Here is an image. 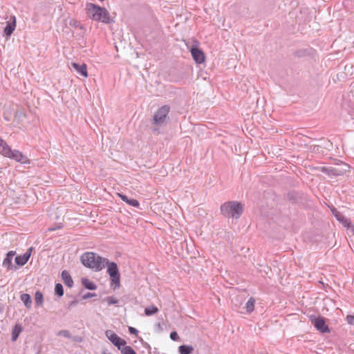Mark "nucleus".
<instances>
[{
	"mask_svg": "<svg viewBox=\"0 0 354 354\" xmlns=\"http://www.w3.org/2000/svg\"><path fill=\"white\" fill-rule=\"evenodd\" d=\"M17 21L15 16H10L9 21L6 22V26L3 30V35L7 38L10 37L16 28Z\"/></svg>",
	"mask_w": 354,
	"mask_h": 354,
	"instance_id": "nucleus-9",
	"label": "nucleus"
},
{
	"mask_svg": "<svg viewBox=\"0 0 354 354\" xmlns=\"http://www.w3.org/2000/svg\"><path fill=\"white\" fill-rule=\"evenodd\" d=\"M62 279L64 283V284L69 287L72 288L73 286V280L70 274V273L67 270H63L61 274Z\"/></svg>",
	"mask_w": 354,
	"mask_h": 354,
	"instance_id": "nucleus-14",
	"label": "nucleus"
},
{
	"mask_svg": "<svg viewBox=\"0 0 354 354\" xmlns=\"http://www.w3.org/2000/svg\"><path fill=\"white\" fill-rule=\"evenodd\" d=\"M112 344L120 351L122 349V346L124 347L125 346H127V342L120 337H118L117 339L114 341L113 343Z\"/></svg>",
	"mask_w": 354,
	"mask_h": 354,
	"instance_id": "nucleus-28",
	"label": "nucleus"
},
{
	"mask_svg": "<svg viewBox=\"0 0 354 354\" xmlns=\"http://www.w3.org/2000/svg\"><path fill=\"white\" fill-rule=\"evenodd\" d=\"M194 351V347L191 345L183 344L178 347L180 354H192Z\"/></svg>",
	"mask_w": 354,
	"mask_h": 354,
	"instance_id": "nucleus-20",
	"label": "nucleus"
},
{
	"mask_svg": "<svg viewBox=\"0 0 354 354\" xmlns=\"http://www.w3.org/2000/svg\"><path fill=\"white\" fill-rule=\"evenodd\" d=\"M106 259L95 252H87L81 256L80 261L85 267L99 272L105 268L104 262Z\"/></svg>",
	"mask_w": 354,
	"mask_h": 354,
	"instance_id": "nucleus-2",
	"label": "nucleus"
},
{
	"mask_svg": "<svg viewBox=\"0 0 354 354\" xmlns=\"http://www.w3.org/2000/svg\"><path fill=\"white\" fill-rule=\"evenodd\" d=\"M64 290L63 286L60 283H57L55 286V294L59 297H61L64 295Z\"/></svg>",
	"mask_w": 354,
	"mask_h": 354,
	"instance_id": "nucleus-26",
	"label": "nucleus"
},
{
	"mask_svg": "<svg viewBox=\"0 0 354 354\" xmlns=\"http://www.w3.org/2000/svg\"><path fill=\"white\" fill-rule=\"evenodd\" d=\"M105 267H107V273L110 277L111 287L113 290L119 288L120 287V273L116 263L109 261L108 259H105L104 262Z\"/></svg>",
	"mask_w": 354,
	"mask_h": 354,
	"instance_id": "nucleus-4",
	"label": "nucleus"
},
{
	"mask_svg": "<svg viewBox=\"0 0 354 354\" xmlns=\"http://www.w3.org/2000/svg\"><path fill=\"white\" fill-rule=\"evenodd\" d=\"M35 299L37 306H41L44 302V295L42 292L37 291L35 295Z\"/></svg>",
	"mask_w": 354,
	"mask_h": 354,
	"instance_id": "nucleus-27",
	"label": "nucleus"
},
{
	"mask_svg": "<svg viewBox=\"0 0 354 354\" xmlns=\"http://www.w3.org/2000/svg\"><path fill=\"white\" fill-rule=\"evenodd\" d=\"M71 66L78 74L84 77H88L87 66L86 64L84 63L82 64H80L76 62H73Z\"/></svg>",
	"mask_w": 354,
	"mask_h": 354,
	"instance_id": "nucleus-12",
	"label": "nucleus"
},
{
	"mask_svg": "<svg viewBox=\"0 0 354 354\" xmlns=\"http://www.w3.org/2000/svg\"><path fill=\"white\" fill-rule=\"evenodd\" d=\"M87 16L93 21H102L104 24H109L114 22L111 17L109 11L104 7L98 5L87 3L86 6Z\"/></svg>",
	"mask_w": 354,
	"mask_h": 354,
	"instance_id": "nucleus-1",
	"label": "nucleus"
},
{
	"mask_svg": "<svg viewBox=\"0 0 354 354\" xmlns=\"http://www.w3.org/2000/svg\"><path fill=\"white\" fill-rule=\"evenodd\" d=\"M128 330H129V333L131 335H137L138 333V330L136 328L132 327V326H129Z\"/></svg>",
	"mask_w": 354,
	"mask_h": 354,
	"instance_id": "nucleus-36",
	"label": "nucleus"
},
{
	"mask_svg": "<svg viewBox=\"0 0 354 354\" xmlns=\"http://www.w3.org/2000/svg\"><path fill=\"white\" fill-rule=\"evenodd\" d=\"M15 253L16 252L15 251L11 250L6 254V256L12 259L13 257L15 255Z\"/></svg>",
	"mask_w": 354,
	"mask_h": 354,
	"instance_id": "nucleus-39",
	"label": "nucleus"
},
{
	"mask_svg": "<svg viewBox=\"0 0 354 354\" xmlns=\"http://www.w3.org/2000/svg\"><path fill=\"white\" fill-rule=\"evenodd\" d=\"M82 284L84 288L89 290H95L97 289V285L90 279L86 277L82 278Z\"/></svg>",
	"mask_w": 354,
	"mask_h": 354,
	"instance_id": "nucleus-16",
	"label": "nucleus"
},
{
	"mask_svg": "<svg viewBox=\"0 0 354 354\" xmlns=\"http://www.w3.org/2000/svg\"><path fill=\"white\" fill-rule=\"evenodd\" d=\"M341 165L343 166L342 169H339L338 167H321V171L329 176H342L349 170L350 166L343 162H341Z\"/></svg>",
	"mask_w": 354,
	"mask_h": 354,
	"instance_id": "nucleus-7",
	"label": "nucleus"
},
{
	"mask_svg": "<svg viewBox=\"0 0 354 354\" xmlns=\"http://www.w3.org/2000/svg\"><path fill=\"white\" fill-rule=\"evenodd\" d=\"M170 106L169 105H163L160 107L153 116V124L156 126H162L169 121V113Z\"/></svg>",
	"mask_w": 354,
	"mask_h": 354,
	"instance_id": "nucleus-5",
	"label": "nucleus"
},
{
	"mask_svg": "<svg viewBox=\"0 0 354 354\" xmlns=\"http://www.w3.org/2000/svg\"><path fill=\"white\" fill-rule=\"evenodd\" d=\"M22 330V327L20 324H16L12 331V340L16 341Z\"/></svg>",
	"mask_w": 354,
	"mask_h": 354,
	"instance_id": "nucleus-21",
	"label": "nucleus"
},
{
	"mask_svg": "<svg viewBox=\"0 0 354 354\" xmlns=\"http://www.w3.org/2000/svg\"><path fill=\"white\" fill-rule=\"evenodd\" d=\"M156 327H157V328L158 329V330H160V331H162V326H161L160 323H158V324H156Z\"/></svg>",
	"mask_w": 354,
	"mask_h": 354,
	"instance_id": "nucleus-41",
	"label": "nucleus"
},
{
	"mask_svg": "<svg viewBox=\"0 0 354 354\" xmlns=\"http://www.w3.org/2000/svg\"><path fill=\"white\" fill-rule=\"evenodd\" d=\"M191 54L194 60L197 64H202L205 60V56L203 51L196 46H192L191 48Z\"/></svg>",
	"mask_w": 354,
	"mask_h": 354,
	"instance_id": "nucleus-10",
	"label": "nucleus"
},
{
	"mask_svg": "<svg viewBox=\"0 0 354 354\" xmlns=\"http://www.w3.org/2000/svg\"><path fill=\"white\" fill-rule=\"evenodd\" d=\"M20 299L23 301L24 304V306L30 309L32 306V299L29 294L27 293H23L20 296Z\"/></svg>",
	"mask_w": 354,
	"mask_h": 354,
	"instance_id": "nucleus-19",
	"label": "nucleus"
},
{
	"mask_svg": "<svg viewBox=\"0 0 354 354\" xmlns=\"http://www.w3.org/2000/svg\"><path fill=\"white\" fill-rule=\"evenodd\" d=\"M309 319L314 327L319 330L321 333H327L330 332V329L326 324V318L322 316L316 317L311 315Z\"/></svg>",
	"mask_w": 354,
	"mask_h": 354,
	"instance_id": "nucleus-6",
	"label": "nucleus"
},
{
	"mask_svg": "<svg viewBox=\"0 0 354 354\" xmlns=\"http://www.w3.org/2000/svg\"><path fill=\"white\" fill-rule=\"evenodd\" d=\"M96 296H97V294H95V293L86 292V294H84L82 296V299H89V298H91V297H96Z\"/></svg>",
	"mask_w": 354,
	"mask_h": 354,
	"instance_id": "nucleus-35",
	"label": "nucleus"
},
{
	"mask_svg": "<svg viewBox=\"0 0 354 354\" xmlns=\"http://www.w3.org/2000/svg\"><path fill=\"white\" fill-rule=\"evenodd\" d=\"M158 312V308L153 305L149 306L145 308V314L147 316L153 315Z\"/></svg>",
	"mask_w": 354,
	"mask_h": 354,
	"instance_id": "nucleus-24",
	"label": "nucleus"
},
{
	"mask_svg": "<svg viewBox=\"0 0 354 354\" xmlns=\"http://www.w3.org/2000/svg\"><path fill=\"white\" fill-rule=\"evenodd\" d=\"M0 150L5 156L8 157L12 153L10 147L1 138H0Z\"/></svg>",
	"mask_w": 354,
	"mask_h": 354,
	"instance_id": "nucleus-18",
	"label": "nucleus"
},
{
	"mask_svg": "<svg viewBox=\"0 0 354 354\" xmlns=\"http://www.w3.org/2000/svg\"><path fill=\"white\" fill-rule=\"evenodd\" d=\"M70 25L75 27H80V28H83V26L81 25L80 22L77 20H71L70 22Z\"/></svg>",
	"mask_w": 354,
	"mask_h": 354,
	"instance_id": "nucleus-33",
	"label": "nucleus"
},
{
	"mask_svg": "<svg viewBox=\"0 0 354 354\" xmlns=\"http://www.w3.org/2000/svg\"><path fill=\"white\" fill-rule=\"evenodd\" d=\"M32 250H33V247H30L26 250V252L23 255L17 256L15 259V263L18 266H24L29 260Z\"/></svg>",
	"mask_w": 354,
	"mask_h": 354,
	"instance_id": "nucleus-11",
	"label": "nucleus"
},
{
	"mask_svg": "<svg viewBox=\"0 0 354 354\" xmlns=\"http://www.w3.org/2000/svg\"><path fill=\"white\" fill-rule=\"evenodd\" d=\"M106 300L109 305L117 304L118 303V300L113 296L108 297Z\"/></svg>",
	"mask_w": 354,
	"mask_h": 354,
	"instance_id": "nucleus-31",
	"label": "nucleus"
},
{
	"mask_svg": "<svg viewBox=\"0 0 354 354\" xmlns=\"http://www.w3.org/2000/svg\"><path fill=\"white\" fill-rule=\"evenodd\" d=\"M346 319L348 324H349L350 325L354 326V315H348L346 316Z\"/></svg>",
	"mask_w": 354,
	"mask_h": 354,
	"instance_id": "nucleus-34",
	"label": "nucleus"
},
{
	"mask_svg": "<svg viewBox=\"0 0 354 354\" xmlns=\"http://www.w3.org/2000/svg\"><path fill=\"white\" fill-rule=\"evenodd\" d=\"M255 299L254 297H250L248 301L246 302L245 308L248 313H252L254 309Z\"/></svg>",
	"mask_w": 354,
	"mask_h": 354,
	"instance_id": "nucleus-22",
	"label": "nucleus"
},
{
	"mask_svg": "<svg viewBox=\"0 0 354 354\" xmlns=\"http://www.w3.org/2000/svg\"><path fill=\"white\" fill-rule=\"evenodd\" d=\"M75 340L77 342H81L82 339L80 337H75Z\"/></svg>",
	"mask_w": 354,
	"mask_h": 354,
	"instance_id": "nucleus-45",
	"label": "nucleus"
},
{
	"mask_svg": "<svg viewBox=\"0 0 354 354\" xmlns=\"http://www.w3.org/2000/svg\"><path fill=\"white\" fill-rule=\"evenodd\" d=\"M349 232L354 235V225L351 223L346 227Z\"/></svg>",
	"mask_w": 354,
	"mask_h": 354,
	"instance_id": "nucleus-37",
	"label": "nucleus"
},
{
	"mask_svg": "<svg viewBox=\"0 0 354 354\" xmlns=\"http://www.w3.org/2000/svg\"><path fill=\"white\" fill-rule=\"evenodd\" d=\"M304 51H303V50H299V51H297V52L295 53V55H296L297 56H298V57H301V56H302V55H304Z\"/></svg>",
	"mask_w": 354,
	"mask_h": 354,
	"instance_id": "nucleus-40",
	"label": "nucleus"
},
{
	"mask_svg": "<svg viewBox=\"0 0 354 354\" xmlns=\"http://www.w3.org/2000/svg\"><path fill=\"white\" fill-rule=\"evenodd\" d=\"M122 354H137L134 349L130 346H125L121 349Z\"/></svg>",
	"mask_w": 354,
	"mask_h": 354,
	"instance_id": "nucleus-29",
	"label": "nucleus"
},
{
	"mask_svg": "<svg viewBox=\"0 0 354 354\" xmlns=\"http://www.w3.org/2000/svg\"><path fill=\"white\" fill-rule=\"evenodd\" d=\"M334 215H335V218H337V220L338 221H339L343 225V226L345 227H346L351 223L350 219L347 218L342 214H341L340 212H339L336 210H335V213H334Z\"/></svg>",
	"mask_w": 354,
	"mask_h": 354,
	"instance_id": "nucleus-17",
	"label": "nucleus"
},
{
	"mask_svg": "<svg viewBox=\"0 0 354 354\" xmlns=\"http://www.w3.org/2000/svg\"><path fill=\"white\" fill-rule=\"evenodd\" d=\"M78 304V301L76 300V299H74L73 301H71L69 304H68V308H71L74 306H75L77 304Z\"/></svg>",
	"mask_w": 354,
	"mask_h": 354,
	"instance_id": "nucleus-38",
	"label": "nucleus"
},
{
	"mask_svg": "<svg viewBox=\"0 0 354 354\" xmlns=\"http://www.w3.org/2000/svg\"><path fill=\"white\" fill-rule=\"evenodd\" d=\"M319 147H320L319 145H315V146H314L313 150H317L318 151Z\"/></svg>",
	"mask_w": 354,
	"mask_h": 354,
	"instance_id": "nucleus-43",
	"label": "nucleus"
},
{
	"mask_svg": "<svg viewBox=\"0 0 354 354\" xmlns=\"http://www.w3.org/2000/svg\"><path fill=\"white\" fill-rule=\"evenodd\" d=\"M118 196L124 202L127 203L131 206L138 207L140 205L138 201L135 198H129L127 195L123 194H118Z\"/></svg>",
	"mask_w": 354,
	"mask_h": 354,
	"instance_id": "nucleus-15",
	"label": "nucleus"
},
{
	"mask_svg": "<svg viewBox=\"0 0 354 354\" xmlns=\"http://www.w3.org/2000/svg\"><path fill=\"white\" fill-rule=\"evenodd\" d=\"M285 198L291 204L301 203L304 200H305L304 193L295 190L288 192L286 194Z\"/></svg>",
	"mask_w": 354,
	"mask_h": 354,
	"instance_id": "nucleus-8",
	"label": "nucleus"
},
{
	"mask_svg": "<svg viewBox=\"0 0 354 354\" xmlns=\"http://www.w3.org/2000/svg\"><path fill=\"white\" fill-rule=\"evenodd\" d=\"M61 227H62V226H59V227H57L49 228V230H50V231H54V230H55L56 229H59V228H61Z\"/></svg>",
	"mask_w": 354,
	"mask_h": 354,
	"instance_id": "nucleus-42",
	"label": "nucleus"
},
{
	"mask_svg": "<svg viewBox=\"0 0 354 354\" xmlns=\"http://www.w3.org/2000/svg\"><path fill=\"white\" fill-rule=\"evenodd\" d=\"M105 335L111 343H113V342L115 341L117 338L119 337L115 333H114L111 330H106Z\"/></svg>",
	"mask_w": 354,
	"mask_h": 354,
	"instance_id": "nucleus-25",
	"label": "nucleus"
},
{
	"mask_svg": "<svg viewBox=\"0 0 354 354\" xmlns=\"http://www.w3.org/2000/svg\"><path fill=\"white\" fill-rule=\"evenodd\" d=\"M3 118L5 120H6L7 121H10V118L8 117H7L5 114L3 115Z\"/></svg>",
	"mask_w": 354,
	"mask_h": 354,
	"instance_id": "nucleus-44",
	"label": "nucleus"
},
{
	"mask_svg": "<svg viewBox=\"0 0 354 354\" xmlns=\"http://www.w3.org/2000/svg\"><path fill=\"white\" fill-rule=\"evenodd\" d=\"M338 165L339 166V167H338V168H339V169H342L343 166H342V165H341V162H340L339 164H338Z\"/></svg>",
	"mask_w": 354,
	"mask_h": 354,
	"instance_id": "nucleus-46",
	"label": "nucleus"
},
{
	"mask_svg": "<svg viewBox=\"0 0 354 354\" xmlns=\"http://www.w3.org/2000/svg\"><path fill=\"white\" fill-rule=\"evenodd\" d=\"M8 157L12 158L16 161L20 162L21 163H26L28 160L27 157L24 156V154L18 150H12V153H10Z\"/></svg>",
	"mask_w": 354,
	"mask_h": 354,
	"instance_id": "nucleus-13",
	"label": "nucleus"
},
{
	"mask_svg": "<svg viewBox=\"0 0 354 354\" xmlns=\"http://www.w3.org/2000/svg\"><path fill=\"white\" fill-rule=\"evenodd\" d=\"M170 338L173 341H178L179 339V336L176 331H171L170 333Z\"/></svg>",
	"mask_w": 354,
	"mask_h": 354,
	"instance_id": "nucleus-32",
	"label": "nucleus"
},
{
	"mask_svg": "<svg viewBox=\"0 0 354 354\" xmlns=\"http://www.w3.org/2000/svg\"><path fill=\"white\" fill-rule=\"evenodd\" d=\"M12 261V258L6 256L5 259H3L2 266L4 268H6L8 270H11L14 268Z\"/></svg>",
	"mask_w": 354,
	"mask_h": 354,
	"instance_id": "nucleus-23",
	"label": "nucleus"
},
{
	"mask_svg": "<svg viewBox=\"0 0 354 354\" xmlns=\"http://www.w3.org/2000/svg\"><path fill=\"white\" fill-rule=\"evenodd\" d=\"M221 214L225 218H239L243 213V205L236 201H227L220 207Z\"/></svg>",
	"mask_w": 354,
	"mask_h": 354,
	"instance_id": "nucleus-3",
	"label": "nucleus"
},
{
	"mask_svg": "<svg viewBox=\"0 0 354 354\" xmlns=\"http://www.w3.org/2000/svg\"><path fill=\"white\" fill-rule=\"evenodd\" d=\"M57 335L59 336H63L66 338H70L71 336L70 331L68 330H62L59 331Z\"/></svg>",
	"mask_w": 354,
	"mask_h": 354,
	"instance_id": "nucleus-30",
	"label": "nucleus"
}]
</instances>
